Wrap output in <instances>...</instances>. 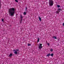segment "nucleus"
<instances>
[{
    "mask_svg": "<svg viewBox=\"0 0 64 64\" xmlns=\"http://www.w3.org/2000/svg\"><path fill=\"white\" fill-rule=\"evenodd\" d=\"M24 15H26V12H24Z\"/></svg>",
    "mask_w": 64,
    "mask_h": 64,
    "instance_id": "obj_13",
    "label": "nucleus"
},
{
    "mask_svg": "<svg viewBox=\"0 0 64 64\" xmlns=\"http://www.w3.org/2000/svg\"><path fill=\"white\" fill-rule=\"evenodd\" d=\"M12 56V54H10V55H9V57H11Z\"/></svg>",
    "mask_w": 64,
    "mask_h": 64,
    "instance_id": "obj_10",
    "label": "nucleus"
},
{
    "mask_svg": "<svg viewBox=\"0 0 64 64\" xmlns=\"http://www.w3.org/2000/svg\"><path fill=\"white\" fill-rule=\"evenodd\" d=\"M38 48L40 49L42 48V46H39Z\"/></svg>",
    "mask_w": 64,
    "mask_h": 64,
    "instance_id": "obj_7",
    "label": "nucleus"
},
{
    "mask_svg": "<svg viewBox=\"0 0 64 64\" xmlns=\"http://www.w3.org/2000/svg\"><path fill=\"white\" fill-rule=\"evenodd\" d=\"M38 18L39 19L40 21H41V18H40V16H39Z\"/></svg>",
    "mask_w": 64,
    "mask_h": 64,
    "instance_id": "obj_8",
    "label": "nucleus"
},
{
    "mask_svg": "<svg viewBox=\"0 0 64 64\" xmlns=\"http://www.w3.org/2000/svg\"><path fill=\"white\" fill-rule=\"evenodd\" d=\"M53 38H54V39H57V38L55 36H54Z\"/></svg>",
    "mask_w": 64,
    "mask_h": 64,
    "instance_id": "obj_11",
    "label": "nucleus"
},
{
    "mask_svg": "<svg viewBox=\"0 0 64 64\" xmlns=\"http://www.w3.org/2000/svg\"><path fill=\"white\" fill-rule=\"evenodd\" d=\"M13 51H15L14 52V54H19V52H17L18 51H19V49H17L16 50H13Z\"/></svg>",
    "mask_w": 64,
    "mask_h": 64,
    "instance_id": "obj_3",
    "label": "nucleus"
},
{
    "mask_svg": "<svg viewBox=\"0 0 64 64\" xmlns=\"http://www.w3.org/2000/svg\"><path fill=\"white\" fill-rule=\"evenodd\" d=\"M58 12H56V14H57V13H58Z\"/></svg>",
    "mask_w": 64,
    "mask_h": 64,
    "instance_id": "obj_23",
    "label": "nucleus"
},
{
    "mask_svg": "<svg viewBox=\"0 0 64 64\" xmlns=\"http://www.w3.org/2000/svg\"><path fill=\"white\" fill-rule=\"evenodd\" d=\"M50 55H51V54H48L46 56L48 57V56H50Z\"/></svg>",
    "mask_w": 64,
    "mask_h": 64,
    "instance_id": "obj_9",
    "label": "nucleus"
},
{
    "mask_svg": "<svg viewBox=\"0 0 64 64\" xmlns=\"http://www.w3.org/2000/svg\"><path fill=\"white\" fill-rule=\"evenodd\" d=\"M39 38H38V40L37 42H39Z\"/></svg>",
    "mask_w": 64,
    "mask_h": 64,
    "instance_id": "obj_12",
    "label": "nucleus"
},
{
    "mask_svg": "<svg viewBox=\"0 0 64 64\" xmlns=\"http://www.w3.org/2000/svg\"><path fill=\"white\" fill-rule=\"evenodd\" d=\"M53 55H54L53 54H52L50 55V56H52V57H53Z\"/></svg>",
    "mask_w": 64,
    "mask_h": 64,
    "instance_id": "obj_14",
    "label": "nucleus"
},
{
    "mask_svg": "<svg viewBox=\"0 0 64 64\" xmlns=\"http://www.w3.org/2000/svg\"><path fill=\"white\" fill-rule=\"evenodd\" d=\"M2 22H4V19H2Z\"/></svg>",
    "mask_w": 64,
    "mask_h": 64,
    "instance_id": "obj_21",
    "label": "nucleus"
},
{
    "mask_svg": "<svg viewBox=\"0 0 64 64\" xmlns=\"http://www.w3.org/2000/svg\"><path fill=\"white\" fill-rule=\"evenodd\" d=\"M2 2V1H1V0H0V9H1V6L2 5V4H1Z\"/></svg>",
    "mask_w": 64,
    "mask_h": 64,
    "instance_id": "obj_6",
    "label": "nucleus"
},
{
    "mask_svg": "<svg viewBox=\"0 0 64 64\" xmlns=\"http://www.w3.org/2000/svg\"><path fill=\"white\" fill-rule=\"evenodd\" d=\"M49 5L50 6H52L53 5V1L52 0H49Z\"/></svg>",
    "mask_w": 64,
    "mask_h": 64,
    "instance_id": "obj_2",
    "label": "nucleus"
},
{
    "mask_svg": "<svg viewBox=\"0 0 64 64\" xmlns=\"http://www.w3.org/2000/svg\"><path fill=\"white\" fill-rule=\"evenodd\" d=\"M50 51H51V52H52V51H53V49H51L50 50Z\"/></svg>",
    "mask_w": 64,
    "mask_h": 64,
    "instance_id": "obj_20",
    "label": "nucleus"
},
{
    "mask_svg": "<svg viewBox=\"0 0 64 64\" xmlns=\"http://www.w3.org/2000/svg\"><path fill=\"white\" fill-rule=\"evenodd\" d=\"M57 7H58V8H59V7H60V6L59 5H57Z\"/></svg>",
    "mask_w": 64,
    "mask_h": 64,
    "instance_id": "obj_15",
    "label": "nucleus"
},
{
    "mask_svg": "<svg viewBox=\"0 0 64 64\" xmlns=\"http://www.w3.org/2000/svg\"><path fill=\"white\" fill-rule=\"evenodd\" d=\"M42 44H40V46H42Z\"/></svg>",
    "mask_w": 64,
    "mask_h": 64,
    "instance_id": "obj_17",
    "label": "nucleus"
},
{
    "mask_svg": "<svg viewBox=\"0 0 64 64\" xmlns=\"http://www.w3.org/2000/svg\"><path fill=\"white\" fill-rule=\"evenodd\" d=\"M27 7H26V10H25L26 11H27Z\"/></svg>",
    "mask_w": 64,
    "mask_h": 64,
    "instance_id": "obj_18",
    "label": "nucleus"
},
{
    "mask_svg": "<svg viewBox=\"0 0 64 64\" xmlns=\"http://www.w3.org/2000/svg\"><path fill=\"white\" fill-rule=\"evenodd\" d=\"M20 23H21V22H20Z\"/></svg>",
    "mask_w": 64,
    "mask_h": 64,
    "instance_id": "obj_24",
    "label": "nucleus"
},
{
    "mask_svg": "<svg viewBox=\"0 0 64 64\" xmlns=\"http://www.w3.org/2000/svg\"><path fill=\"white\" fill-rule=\"evenodd\" d=\"M20 22H22V21L23 16H22V14H20Z\"/></svg>",
    "mask_w": 64,
    "mask_h": 64,
    "instance_id": "obj_4",
    "label": "nucleus"
},
{
    "mask_svg": "<svg viewBox=\"0 0 64 64\" xmlns=\"http://www.w3.org/2000/svg\"><path fill=\"white\" fill-rule=\"evenodd\" d=\"M48 46H50V44L49 43H48Z\"/></svg>",
    "mask_w": 64,
    "mask_h": 64,
    "instance_id": "obj_22",
    "label": "nucleus"
},
{
    "mask_svg": "<svg viewBox=\"0 0 64 64\" xmlns=\"http://www.w3.org/2000/svg\"><path fill=\"white\" fill-rule=\"evenodd\" d=\"M57 10L58 11V12H60V11H62V10L61 9V8H58V10Z\"/></svg>",
    "mask_w": 64,
    "mask_h": 64,
    "instance_id": "obj_5",
    "label": "nucleus"
},
{
    "mask_svg": "<svg viewBox=\"0 0 64 64\" xmlns=\"http://www.w3.org/2000/svg\"><path fill=\"white\" fill-rule=\"evenodd\" d=\"M15 1L16 2H18V1L17 0H15Z\"/></svg>",
    "mask_w": 64,
    "mask_h": 64,
    "instance_id": "obj_19",
    "label": "nucleus"
},
{
    "mask_svg": "<svg viewBox=\"0 0 64 64\" xmlns=\"http://www.w3.org/2000/svg\"><path fill=\"white\" fill-rule=\"evenodd\" d=\"M8 12L10 14V16H14L15 12V8H12L8 10Z\"/></svg>",
    "mask_w": 64,
    "mask_h": 64,
    "instance_id": "obj_1",
    "label": "nucleus"
},
{
    "mask_svg": "<svg viewBox=\"0 0 64 64\" xmlns=\"http://www.w3.org/2000/svg\"><path fill=\"white\" fill-rule=\"evenodd\" d=\"M28 46H31V45L30 44H28Z\"/></svg>",
    "mask_w": 64,
    "mask_h": 64,
    "instance_id": "obj_16",
    "label": "nucleus"
},
{
    "mask_svg": "<svg viewBox=\"0 0 64 64\" xmlns=\"http://www.w3.org/2000/svg\"><path fill=\"white\" fill-rule=\"evenodd\" d=\"M10 27H11V26H10Z\"/></svg>",
    "mask_w": 64,
    "mask_h": 64,
    "instance_id": "obj_25",
    "label": "nucleus"
}]
</instances>
